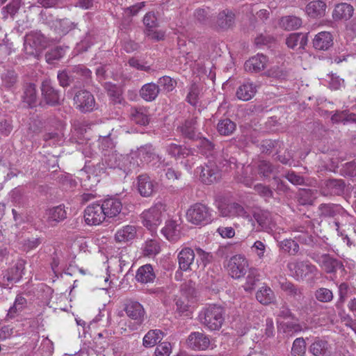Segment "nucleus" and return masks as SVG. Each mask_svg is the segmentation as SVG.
I'll use <instances>...</instances> for the list:
<instances>
[{
  "label": "nucleus",
  "instance_id": "c756f323",
  "mask_svg": "<svg viewBox=\"0 0 356 356\" xmlns=\"http://www.w3.org/2000/svg\"><path fill=\"white\" fill-rule=\"evenodd\" d=\"M333 44V38L330 32L322 31L316 34L313 40V47L318 50H327Z\"/></svg>",
  "mask_w": 356,
  "mask_h": 356
},
{
  "label": "nucleus",
  "instance_id": "13d9d810",
  "mask_svg": "<svg viewBox=\"0 0 356 356\" xmlns=\"http://www.w3.org/2000/svg\"><path fill=\"white\" fill-rule=\"evenodd\" d=\"M259 280V274L257 269L251 268L246 277V282L244 285L245 291H251L254 289L256 283Z\"/></svg>",
  "mask_w": 356,
  "mask_h": 356
},
{
  "label": "nucleus",
  "instance_id": "49530a36",
  "mask_svg": "<svg viewBox=\"0 0 356 356\" xmlns=\"http://www.w3.org/2000/svg\"><path fill=\"white\" fill-rule=\"evenodd\" d=\"M162 332L160 330H151L143 337V344L145 347H153L162 340Z\"/></svg>",
  "mask_w": 356,
  "mask_h": 356
},
{
  "label": "nucleus",
  "instance_id": "a19ab883",
  "mask_svg": "<svg viewBox=\"0 0 356 356\" xmlns=\"http://www.w3.org/2000/svg\"><path fill=\"white\" fill-rule=\"evenodd\" d=\"M218 162L219 164L218 167L224 169L225 171L238 169L240 165L235 157L229 156L228 153L225 152H222V155L218 159Z\"/></svg>",
  "mask_w": 356,
  "mask_h": 356
},
{
  "label": "nucleus",
  "instance_id": "052dcab7",
  "mask_svg": "<svg viewBox=\"0 0 356 356\" xmlns=\"http://www.w3.org/2000/svg\"><path fill=\"white\" fill-rule=\"evenodd\" d=\"M314 193L310 189H302L299 193L298 202L301 205H312L314 200Z\"/></svg>",
  "mask_w": 356,
  "mask_h": 356
},
{
  "label": "nucleus",
  "instance_id": "cd10ccee",
  "mask_svg": "<svg viewBox=\"0 0 356 356\" xmlns=\"http://www.w3.org/2000/svg\"><path fill=\"white\" fill-rule=\"evenodd\" d=\"M257 90V86L254 83L245 81L237 88L236 96L240 100L249 101L255 95Z\"/></svg>",
  "mask_w": 356,
  "mask_h": 356
},
{
  "label": "nucleus",
  "instance_id": "4c0bfd02",
  "mask_svg": "<svg viewBox=\"0 0 356 356\" xmlns=\"http://www.w3.org/2000/svg\"><path fill=\"white\" fill-rule=\"evenodd\" d=\"M136 236V229L133 225H126L118 229L115 234V239L120 243L133 240Z\"/></svg>",
  "mask_w": 356,
  "mask_h": 356
},
{
  "label": "nucleus",
  "instance_id": "e433bc0d",
  "mask_svg": "<svg viewBox=\"0 0 356 356\" xmlns=\"http://www.w3.org/2000/svg\"><path fill=\"white\" fill-rule=\"evenodd\" d=\"M308 41L307 33H291L286 39L288 47L295 49L299 45V48L304 49Z\"/></svg>",
  "mask_w": 356,
  "mask_h": 356
},
{
  "label": "nucleus",
  "instance_id": "8fccbe9b",
  "mask_svg": "<svg viewBox=\"0 0 356 356\" xmlns=\"http://www.w3.org/2000/svg\"><path fill=\"white\" fill-rule=\"evenodd\" d=\"M143 254L147 257H154L159 253L160 245L155 239H149L145 241L143 247Z\"/></svg>",
  "mask_w": 356,
  "mask_h": 356
},
{
  "label": "nucleus",
  "instance_id": "79ce46f5",
  "mask_svg": "<svg viewBox=\"0 0 356 356\" xmlns=\"http://www.w3.org/2000/svg\"><path fill=\"white\" fill-rule=\"evenodd\" d=\"M76 24L67 18L56 19L54 22L55 31L60 35H65L76 27Z\"/></svg>",
  "mask_w": 356,
  "mask_h": 356
},
{
  "label": "nucleus",
  "instance_id": "ddd939ff",
  "mask_svg": "<svg viewBox=\"0 0 356 356\" xmlns=\"http://www.w3.org/2000/svg\"><path fill=\"white\" fill-rule=\"evenodd\" d=\"M195 172L200 175L201 181L211 184L220 178V172L218 165L213 161H209L204 165L197 167Z\"/></svg>",
  "mask_w": 356,
  "mask_h": 356
},
{
  "label": "nucleus",
  "instance_id": "5701e85b",
  "mask_svg": "<svg viewBox=\"0 0 356 356\" xmlns=\"http://www.w3.org/2000/svg\"><path fill=\"white\" fill-rule=\"evenodd\" d=\"M313 356H331L332 348L327 341L316 337L309 347Z\"/></svg>",
  "mask_w": 356,
  "mask_h": 356
},
{
  "label": "nucleus",
  "instance_id": "aec40b11",
  "mask_svg": "<svg viewBox=\"0 0 356 356\" xmlns=\"http://www.w3.org/2000/svg\"><path fill=\"white\" fill-rule=\"evenodd\" d=\"M188 348L195 350H207L210 344L209 337L203 332H191L186 340Z\"/></svg>",
  "mask_w": 356,
  "mask_h": 356
},
{
  "label": "nucleus",
  "instance_id": "37998d69",
  "mask_svg": "<svg viewBox=\"0 0 356 356\" xmlns=\"http://www.w3.org/2000/svg\"><path fill=\"white\" fill-rule=\"evenodd\" d=\"M131 120L136 124L146 126L149 122L147 111L144 108H134L131 112Z\"/></svg>",
  "mask_w": 356,
  "mask_h": 356
},
{
  "label": "nucleus",
  "instance_id": "4be33fe9",
  "mask_svg": "<svg viewBox=\"0 0 356 356\" xmlns=\"http://www.w3.org/2000/svg\"><path fill=\"white\" fill-rule=\"evenodd\" d=\"M318 215L323 218H333L337 215H342L343 217H348L346 211L339 204L333 203H323L318 206Z\"/></svg>",
  "mask_w": 356,
  "mask_h": 356
},
{
  "label": "nucleus",
  "instance_id": "e2e57ef3",
  "mask_svg": "<svg viewBox=\"0 0 356 356\" xmlns=\"http://www.w3.org/2000/svg\"><path fill=\"white\" fill-rule=\"evenodd\" d=\"M63 135L56 132L46 133L43 139L49 145H60L63 141Z\"/></svg>",
  "mask_w": 356,
  "mask_h": 356
},
{
  "label": "nucleus",
  "instance_id": "f03ea898",
  "mask_svg": "<svg viewBox=\"0 0 356 356\" xmlns=\"http://www.w3.org/2000/svg\"><path fill=\"white\" fill-rule=\"evenodd\" d=\"M123 311L129 318L127 326L132 331L138 330L141 327L147 319L145 308L136 300H126L123 305Z\"/></svg>",
  "mask_w": 356,
  "mask_h": 356
},
{
  "label": "nucleus",
  "instance_id": "9b49d317",
  "mask_svg": "<svg viewBox=\"0 0 356 356\" xmlns=\"http://www.w3.org/2000/svg\"><path fill=\"white\" fill-rule=\"evenodd\" d=\"M248 267L246 259L240 254L232 257L226 266L229 275L234 279L243 277L247 272Z\"/></svg>",
  "mask_w": 356,
  "mask_h": 356
},
{
  "label": "nucleus",
  "instance_id": "a878e982",
  "mask_svg": "<svg viewBox=\"0 0 356 356\" xmlns=\"http://www.w3.org/2000/svg\"><path fill=\"white\" fill-rule=\"evenodd\" d=\"M181 224L174 220L166 221L165 227L161 229L163 236L170 241H177L181 235Z\"/></svg>",
  "mask_w": 356,
  "mask_h": 356
},
{
  "label": "nucleus",
  "instance_id": "58836bf2",
  "mask_svg": "<svg viewBox=\"0 0 356 356\" xmlns=\"http://www.w3.org/2000/svg\"><path fill=\"white\" fill-rule=\"evenodd\" d=\"M236 129V123L227 118L220 119L216 125L218 133L220 136H229L232 135Z\"/></svg>",
  "mask_w": 356,
  "mask_h": 356
},
{
  "label": "nucleus",
  "instance_id": "9d476101",
  "mask_svg": "<svg viewBox=\"0 0 356 356\" xmlns=\"http://www.w3.org/2000/svg\"><path fill=\"white\" fill-rule=\"evenodd\" d=\"M310 257L327 273H334L338 269H344L342 262L329 254L313 253Z\"/></svg>",
  "mask_w": 356,
  "mask_h": 356
},
{
  "label": "nucleus",
  "instance_id": "a18cd8bd",
  "mask_svg": "<svg viewBox=\"0 0 356 356\" xmlns=\"http://www.w3.org/2000/svg\"><path fill=\"white\" fill-rule=\"evenodd\" d=\"M256 298L262 305H267L274 301L275 296L270 287L262 286L257 292Z\"/></svg>",
  "mask_w": 356,
  "mask_h": 356
},
{
  "label": "nucleus",
  "instance_id": "774afa93",
  "mask_svg": "<svg viewBox=\"0 0 356 356\" xmlns=\"http://www.w3.org/2000/svg\"><path fill=\"white\" fill-rule=\"evenodd\" d=\"M200 89L197 84L193 83L189 88L188 93L186 96V101L191 105L195 106L198 102Z\"/></svg>",
  "mask_w": 356,
  "mask_h": 356
},
{
  "label": "nucleus",
  "instance_id": "7ed1b4c3",
  "mask_svg": "<svg viewBox=\"0 0 356 356\" xmlns=\"http://www.w3.org/2000/svg\"><path fill=\"white\" fill-rule=\"evenodd\" d=\"M131 160L130 154L122 155L116 152H112L104 154V163L109 168L119 169L127 173L139 165L138 162H132Z\"/></svg>",
  "mask_w": 356,
  "mask_h": 356
},
{
  "label": "nucleus",
  "instance_id": "dca6fc26",
  "mask_svg": "<svg viewBox=\"0 0 356 356\" xmlns=\"http://www.w3.org/2000/svg\"><path fill=\"white\" fill-rule=\"evenodd\" d=\"M100 204H91L84 211L85 222L88 225H99L105 219L106 214Z\"/></svg>",
  "mask_w": 356,
  "mask_h": 356
},
{
  "label": "nucleus",
  "instance_id": "f704fd0d",
  "mask_svg": "<svg viewBox=\"0 0 356 356\" xmlns=\"http://www.w3.org/2000/svg\"><path fill=\"white\" fill-rule=\"evenodd\" d=\"M159 92V86L152 82L143 85L139 91V94L145 101L152 102L158 97Z\"/></svg>",
  "mask_w": 356,
  "mask_h": 356
},
{
  "label": "nucleus",
  "instance_id": "3c124183",
  "mask_svg": "<svg viewBox=\"0 0 356 356\" xmlns=\"http://www.w3.org/2000/svg\"><path fill=\"white\" fill-rule=\"evenodd\" d=\"M165 149L169 155L175 158L185 157L189 154V150L185 147L175 143L166 145Z\"/></svg>",
  "mask_w": 356,
  "mask_h": 356
},
{
  "label": "nucleus",
  "instance_id": "4d7b16f0",
  "mask_svg": "<svg viewBox=\"0 0 356 356\" xmlns=\"http://www.w3.org/2000/svg\"><path fill=\"white\" fill-rule=\"evenodd\" d=\"M64 54V49L60 47H56L50 49L45 54V59L48 63L52 64L56 60H58L63 58Z\"/></svg>",
  "mask_w": 356,
  "mask_h": 356
},
{
  "label": "nucleus",
  "instance_id": "6e6d98bb",
  "mask_svg": "<svg viewBox=\"0 0 356 356\" xmlns=\"http://www.w3.org/2000/svg\"><path fill=\"white\" fill-rule=\"evenodd\" d=\"M282 327L284 332L290 336L308 330V327H303L300 323L295 322H286L283 324Z\"/></svg>",
  "mask_w": 356,
  "mask_h": 356
},
{
  "label": "nucleus",
  "instance_id": "473e14b6",
  "mask_svg": "<svg viewBox=\"0 0 356 356\" xmlns=\"http://www.w3.org/2000/svg\"><path fill=\"white\" fill-rule=\"evenodd\" d=\"M156 278L153 267L150 264L140 266L136 272V280L142 284L153 282Z\"/></svg>",
  "mask_w": 356,
  "mask_h": 356
},
{
  "label": "nucleus",
  "instance_id": "1a4fd4ad",
  "mask_svg": "<svg viewBox=\"0 0 356 356\" xmlns=\"http://www.w3.org/2000/svg\"><path fill=\"white\" fill-rule=\"evenodd\" d=\"M279 286L287 296L293 298L297 302V304L295 305L297 309L302 310L303 304L305 302L303 289L284 278L279 280Z\"/></svg>",
  "mask_w": 356,
  "mask_h": 356
},
{
  "label": "nucleus",
  "instance_id": "0e129e2a",
  "mask_svg": "<svg viewBox=\"0 0 356 356\" xmlns=\"http://www.w3.org/2000/svg\"><path fill=\"white\" fill-rule=\"evenodd\" d=\"M99 147L103 151L112 149L115 147V142L112 137V134L109 133L107 136H100L99 138Z\"/></svg>",
  "mask_w": 356,
  "mask_h": 356
},
{
  "label": "nucleus",
  "instance_id": "a211bd4d",
  "mask_svg": "<svg viewBox=\"0 0 356 356\" xmlns=\"http://www.w3.org/2000/svg\"><path fill=\"white\" fill-rule=\"evenodd\" d=\"M74 102L76 108L83 113L92 111L95 104L93 95L86 90L77 91L74 95Z\"/></svg>",
  "mask_w": 356,
  "mask_h": 356
},
{
  "label": "nucleus",
  "instance_id": "ea45409f",
  "mask_svg": "<svg viewBox=\"0 0 356 356\" xmlns=\"http://www.w3.org/2000/svg\"><path fill=\"white\" fill-rule=\"evenodd\" d=\"M235 15L229 10H225L219 13L217 19V24L222 29H227L234 24Z\"/></svg>",
  "mask_w": 356,
  "mask_h": 356
},
{
  "label": "nucleus",
  "instance_id": "c03bdc74",
  "mask_svg": "<svg viewBox=\"0 0 356 356\" xmlns=\"http://www.w3.org/2000/svg\"><path fill=\"white\" fill-rule=\"evenodd\" d=\"M70 71L76 74L75 81L76 83L88 81L92 74L91 71L83 65H74L70 69Z\"/></svg>",
  "mask_w": 356,
  "mask_h": 356
},
{
  "label": "nucleus",
  "instance_id": "b1692460",
  "mask_svg": "<svg viewBox=\"0 0 356 356\" xmlns=\"http://www.w3.org/2000/svg\"><path fill=\"white\" fill-rule=\"evenodd\" d=\"M157 188V184L147 175H141L138 177V190L143 197L151 196Z\"/></svg>",
  "mask_w": 356,
  "mask_h": 356
},
{
  "label": "nucleus",
  "instance_id": "423d86ee",
  "mask_svg": "<svg viewBox=\"0 0 356 356\" xmlns=\"http://www.w3.org/2000/svg\"><path fill=\"white\" fill-rule=\"evenodd\" d=\"M26 261L18 259L15 265L2 271L0 287L8 288L10 284L18 282L24 274Z\"/></svg>",
  "mask_w": 356,
  "mask_h": 356
},
{
  "label": "nucleus",
  "instance_id": "c85d7f7f",
  "mask_svg": "<svg viewBox=\"0 0 356 356\" xmlns=\"http://www.w3.org/2000/svg\"><path fill=\"white\" fill-rule=\"evenodd\" d=\"M106 214V218H113L118 215L122 208V202L116 198H108L101 204Z\"/></svg>",
  "mask_w": 356,
  "mask_h": 356
},
{
  "label": "nucleus",
  "instance_id": "de8ad7c7",
  "mask_svg": "<svg viewBox=\"0 0 356 356\" xmlns=\"http://www.w3.org/2000/svg\"><path fill=\"white\" fill-rule=\"evenodd\" d=\"M2 86L6 88H13L17 82L18 76L13 70H6L1 75Z\"/></svg>",
  "mask_w": 356,
  "mask_h": 356
},
{
  "label": "nucleus",
  "instance_id": "f257e3e1",
  "mask_svg": "<svg viewBox=\"0 0 356 356\" xmlns=\"http://www.w3.org/2000/svg\"><path fill=\"white\" fill-rule=\"evenodd\" d=\"M225 309L218 305H210L202 309L199 314L202 325L209 330H218L225 321Z\"/></svg>",
  "mask_w": 356,
  "mask_h": 356
},
{
  "label": "nucleus",
  "instance_id": "69168bd1",
  "mask_svg": "<svg viewBox=\"0 0 356 356\" xmlns=\"http://www.w3.org/2000/svg\"><path fill=\"white\" fill-rule=\"evenodd\" d=\"M259 174L264 178H268L274 171L273 165L268 161H261L257 165Z\"/></svg>",
  "mask_w": 356,
  "mask_h": 356
},
{
  "label": "nucleus",
  "instance_id": "393cba45",
  "mask_svg": "<svg viewBox=\"0 0 356 356\" xmlns=\"http://www.w3.org/2000/svg\"><path fill=\"white\" fill-rule=\"evenodd\" d=\"M45 218L48 224L54 227L67 218V212L63 205H58L46 210Z\"/></svg>",
  "mask_w": 356,
  "mask_h": 356
},
{
  "label": "nucleus",
  "instance_id": "bf43d9fd",
  "mask_svg": "<svg viewBox=\"0 0 356 356\" xmlns=\"http://www.w3.org/2000/svg\"><path fill=\"white\" fill-rule=\"evenodd\" d=\"M181 293L182 297L190 300L191 299L192 300L196 294L195 283L192 281H189L182 284L181 286Z\"/></svg>",
  "mask_w": 356,
  "mask_h": 356
},
{
  "label": "nucleus",
  "instance_id": "5fc2aeb1",
  "mask_svg": "<svg viewBox=\"0 0 356 356\" xmlns=\"http://www.w3.org/2000/svg\"><path fill=\"white\" fill-rule=\"evenodd\" d=\"M280 248L291 255H295L299 250V245L292 239H284L279 243Z\"/></svg>",
  "mask_w": 356,
  "mask_h": 356
},
{
  "label": "nucleus",
  "instance_id": "bb28decb",
  "mask_svg": "<svg viewBox=\"0 0 356 356\" xmlns=\"http://www.w3.org/2000/svg\"><path fill=\"white\" fill-rule=\"evenodd\" d=\"M267 58L263 54H257L248 60L244 64L245 71L259 72L266 67Z\"/></svg>",
  "mask_w": 356,
  "mask_h": 356
},
{
  "label": "nucleus",
  "instance_id": "338daca9",
  "mask_svg": "<svg viewBox=\"0 0 356 356\" xmlns=\"http://www.w3.org/2000/svg\"><path fill=\"white\" fill-rule=\"evenodd\" d=\"M254 191L261 197H264L266 200L272 198L273 192L268 186L262 184H257L254 186Z\"/></svg>",
  "mask_w": 356,
  "mask_h": 356
},
{
  "label": "nucleus",
  "instance_id": "39448f33",
  "mask_svg": "<svg viewBox=\"0 0 356 356\" xmlns=\"http://www.w3.org/2000/svg\"><path fill=\"white\" fill-rule=\"evenodd\" d=\"M291 275L298 281L304 280L317 274L318 269L309 261H293L287 264Z\"/></svg>",
  "mask_w": 356,
  "mask_h": 356
},
{
  "label": "nucleus",
  "instance_id": "6e6552de",
  "mask_svg": "<svg viewBox=\"0 0 356 356\" xmlns=\"http://www.w3.org/2000/svg\"><path fill=\"white\" fill-rule=\"evenodd\" d=\"M165 207L162 203H157L142 213L143 225L149 229H154L161 222L163 213Z\"/></svg>",
  "mask_w": 356,
  "mask_h": 356
},
{
  "label": "nucleus",
  "instance_id": "f8f14e48",
  "mask_svg": "<svg viewBox=\"0 0 356 356\" xmlns=\"http://www.w3.org/2000/svg\"><path fill=\"white\" fill-rule=\"evenodd\" d=\"M130 155L131 159L137 156L141 162L150 163L156 161L160 165H165V160L156 152L154 147L151 144L140 146L136 152H131Z\"/></svg>",
  "mask_w": 356,
  "mask_h": 356
},
{
  "label": "nucleus",
  "instance_id": "0eeeda50",
  "mask_svg": "<svg viewBox=\"0 0 356 356\" xmlns=\"http://www.w3.org/2000/svg\"><path fill=\"white\" fill-rule=\"evenodd\" d=\"M47 42V38L40 31H31L24 38V50L27 54L35 56Z\"/></svg>",
  "mask_w": 356,
  "mask_h": 356
},
{
  "label": "nucleus",
  "instance_id": "864d4df0",
  "mask_svg": "<svg viewBox=\"0 0 356 356\" xmlns=\"http://www.w3.org/2000/svg\"><path fill=\"white\" fill-rule=\"evenodd\" d=\"M281 24L286 30L298 29L302 25V19L296 16H286L282 17Z\"/></svg>",
  "mask_w": 356,
  "mask_h": 356
},
{
  "label": "nucleus",
  "instance_id": "2f4dec72",
  "mask_svg": "<svg viewBox=\"0 0 356 356\" xmlns=\"http://www.w3.org/2000/svg\"><path fill=\"white\" fill-rule=\"evenodd\" d=\"M353 7L347 3H341L336 5L332 17L334 20H348L353 15Z\"/></svg>",
  "mask_w": 356,
  "mask_h": 356
},
{
  "label": "nucleus",
  "instance_id": "603ef678",
  "mask_svg": "<svg viewBox=\"0 0 356 356\" xmlns=\"http://www.w3.org/2000/svg\"><path fill=\"white\" fill-rule=\"evenodd\" d=\"M57 79L59 85L63 88L67 87L73 83H76V74L72 73L70 70L58 72Z\"/></svg>",
  "mask_w": 356,
  "mask_h": 356
},
{
  "label": "nucleus",
  "instance_id": "680f3d73",
  "mask_svg": "<svg viewBox=\"0 0 356 356\" xmlns=\"http://www.w3.org/2000/svg\"><path fill=\"white\" fill-rule=\"evenodd\" d=\"M315 298L321 302H329L333 299V293L330 289L322 287L315 291Z\"/></svg>",
  "mask_w": 356,
  "mask_h": 356
},
{
  "label": "nucleus",
  "instance_id": "6ab92c4d",
  "mask_svg": "<svg viewBox=\"0 0 356 356\" xmlns=\"http://www.w3.org/2000/svg\"><path fill=\"white\" fill-rule=\"evenodd\" d=\"M195 252L191 248H184L177 254L179 268L182 271L192 270L198 266L195 262Z\"/></svg>",
  "mask_w": 356,
  "mask_h": 356
},
{
  "label": "nucleus",
  "instance_id": "7c9ffc66",
  "mask_svg": "<svg viewBox=\"0 0 356 356\" xmlns=\"http://www.w3.org/2000/svg\"><path fill=\"white\" fill-rule=\"evenodd\" d=\"M23 102L29 108H33L38 102V93L34 83H26L23 88Z\"/></svg>",
  "mask_w": 356,
  "mask_h": 356
},
{
  "label": "nucleus",
  "instance_id": "72a5a7b5",
  "mask_svg": "<svg viewBox=\"0 0 356 356\" xmlns=\"http://www.w3.org/2000/svg\"><path fill=\"white\" fill-rule=\"evenodd\" d=\"M253 218L260 227V230L268 232L272 229L273 222L271 214L268 211L254 212Z\"/></svg>",
  "mask_w": 356,
  "mask_h": 356
},
{
  "label": "nucleus",
  "instance_id": "2eb2a0df",
  "mask_svg": "<svg viewBox=\"0 0 356 356\" xmlns=\"http://www.w3.org/2000/svg\"><path fill=\"white\" fill-rule=\"evenodd\" d=\"M346 183L341 179H330L322 181L320 186V193L325 197L341 195L343 193Z\"/></svg>",
  "mask_w": 356,
  "mask_h": 356
},
{
  "label": "nucleus",
  "instance_id": "c9c22d12",
  "mask_svg": "<svg viewBox=\"0 0 356 356\" xmlns=\"http://www.w3.org/2000/svg\"><path fill=\"white\" fill-rule=\"evenodd\" d=\"M326 4L325 2L318 0L311 1L306 6L307 14L312 18H320L325 15Z\"/></svg>",
  "mask_w": 356,
  "mask_h": 356
},
{
  "label": "nucleus",
  "instance_id": "4468645a",
  "mask_svg": "<svg viewBox=\"0 0 356 356\" xmlns=\"http://www.w3.org/2000/svg\"><path fill=\"white\" fill-rule=\"evenodd\" d=\"M291 229L294 238L299 242L307 245L314 243V237L312 234L314 225L310 220H307L300 225H296Z\"/></svg>",
  "mask_w": 356,
  "mask_h": 356
},
{
  "label": "nucleus",
  "instance_id": "09e8293b",
  "mask_svg": "<svg viewBox=\"0 0 356 356\" xmlns=\"http://www.w3.org/2000/svg\"><path fill=\"white\" fill-rule=\"evenodd\" d=\"M306 342L303 337L296 338L292 344L291 349V356H305L306 354Z\"/></svg>",
  "mask_w": 356,
  "mask_h": 356
},
{
  "label": "nucleus",
  "instance_id": "20e7f679",
  "mask_svg": "<svg viewBox=\"0 0 356 356\" xmlns=\"http://www.w3.org/2000/svg\"><path fill=\"white\" fill-rule=\"evenodd\" d=\"M188 222L196 225H206L213 220L212 210L202 203L191 205L186 212Z\"/></svg>",
  "mask_w": 356,
  "mask_h": 356
},
{
  "label": "nucleus",
  "instance_id": "f3484780",
  "mask_svg": "<svg viewBox=\"0 0 356 356\" xmlns=\"http://www.w3.org/2000/svg\"><path fill=\"white\" fill-rule=\"evenodd\" d=\"M42 96L46 104L51 106L58 105L60 103V92L56 89L52 81L44 79L41 84Z\"/></svg>",
  "mask_w": 356,
  "mask_h": 356
},
{
  "label": "nucleus",
  "instance_id": "412c9836",
  "mask_svg": "<svg viewBox=\"0 0 356 356\" xmlns=\"http://www.w3.org/2000/svg\"><path fill=\"white\" fill-rule=\"evenodd\" d=\"M197 118L193 117L184 121V122L177 129L181 135L190 140H197L199 138L200 133L197 128Z\"/></svg>",
  "mask_w": 356,
  "mask_h": 356
}]
</instances>
